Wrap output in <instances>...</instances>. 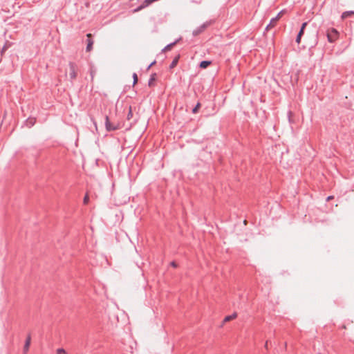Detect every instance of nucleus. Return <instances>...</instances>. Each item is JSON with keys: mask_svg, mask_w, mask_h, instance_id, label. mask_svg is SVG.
<instances>
[{"mask_svg": "<svg viewBox=\"0 0 354 354\" xmlns=\"http://www.w3.org/2000/svg\"><path fill=\"white\" fill-rule=\"evenodd\" d=\"M306 25H307V23H306V22L304 23V24H302V26H301V30H303V32H304V29H305V28H306Z\"/></svg>", "mask_w": 354, "mask_h": 354, "instance_id": "aec40b11", "label": "nucleus"}, {"mask_svg": "<svg viewBox=\"0 0 354 354\" xmlns=\"http://www.w3.org/2000/svg\"><path fill=\"white\" fill-rule=\"evenodd\" d=\"M176 44V42L174 43H172V44H170L169 45H167L165 48H164V51H167V50H171V48H172L173 46H174Z\"/></svg>", "mask_w": 354, "mask_h": 354, "instance_id": "dca6fc26", "label": "nucleus"}, {"mask_svg": "<svg viewBox=\"0 0 354 354\" xmlns=\"http://www.w3.org/2000/svg\"><path fill=\"white\" fill-rule=\"evenodd\" d=\"M354 15V12H352V11H351V12H344V13L342 14V19H345V18H346L347 17L351 16V15Z\"/></svg>", "mask_w": 354, "mask_h": 354, "instance_id": "f8f14e48", "label": "nucleus"}, {"mask_svg": "<svg viewBox=\"0 0 354 354\" xmlns=\"http://www.w3.org/2000/svg\"><path fill=\"white\" fill-rule=\"evenodd\" d=\"M88 202H89V196H88V193H86L84 198L83 203H84V204L87 205L88 203Z\"/></svg>", "mask_w": 354, "mask_h": 354, "instance_id": "4468645a", "label": "nucleus"}, {"mask_svg": "<svg viewBox=\"0 0 354 354\" xmlns=\"http://www.w3.org/2000/svg\"><path fill=\"white\" fill-rule=\"evenodd\" d=\"M282 15L283 11H281L276 17L271 19L270 24L267 26L266 29L268 30L273 28L275 26L277 21L281 17Z\"/></svg>", "mask_w": 354, "mask_h": 354, "instance_id": "7ed1b4c3", "label": "nucleus"}, {"mask_svg": "<svg viewBox=\"0 0 354 354\" xmlns=\"http://www.w3.org/2000/svg\"><path fill=\"white\" fill-rule=\"evenodd\" d=\"M132 116H133V113H132L131 107L130 106L129 107V113L127 115V119L130 120V118H132Z\"/></svg>", "mask_w": 354, "mask_h": 354, "instance_id": "a211bd4d", "label": "nucleus"}, {"mask_svg": "<svg viewBox=\"0 0 354 354\" xmlns=\"http://www.w3.org/2000/svg\"><path fill=\"white\" fill-rule=\"evenodd\" d=\"M332 199H333V196H328V197L326 198V201H330V200H332Z\"/></svg>", "mask_w": 354, "mask_h": 354, "instance_id": "4be33fe9", "label": "nucleus"}, {"mask_svg": "<svg viewBox=\"0 0 354 354\" xmlns=\"http://www.w3.org/2000/svg\"><path fill=\"white\" fill-rule=\"evenodd\" d=\"M133 84L135 85L138 82V76L136 73L133 74Z\"/></svg>", "mask_w": 354, "mask_h": 354, "instance_id": "6ab92c4d", "label": "nucleus"}, {"mask_svg": "<svg viewBox=\"0 0 354 354\" xmlns=\"http://www.w3.org/2000/svg\"><path fill=\"white\" fill-rule=\"evenodd\" d=\"M57 354H66V351L63 348H58L56 351Z\"/></svg>", "mask_w": 354, "mask_h": 354, "instance_id": "f3484780", "label": "nucleus"}, {"mask_svg": "<svg viewBox=\"0 0 354 354\" xmlns=\"http://www.w3.org/2000/svg\"><path fill=\"white\" fill-rule=\"evenodd\" d=\"M105 126L108 131H114L119 129V125H113L110 122L108 116L106 117Z\"/></svg>", "mask_w": 354, "mask_h": 354, "instance_id": "20e7f679", "label": "nucleus"}, {"mask_svg": "<svg viewBox=\"0 0 354 354\" xmlns=\"http://www.w3.org/2000/svg\"><path fill=\"white\" fill-rule=\"evenodd\" d=\"M156 80V74L153 73V74L151 75V77H150V79L149 80V83H148L149 86H153L154 82H155Z\"/></svg>", "mask_w": 354, "mask_h": 354, "instance_id": "6e6552de", "label": "nucleus"}, {"mask_svg": "<svg viewBox=\"0 0 354 354\" xmlns=\"http://www.w3.org/2000/svg\"><path fill=\"white\" fill-rule=\"evenodd\" d=\"M30 340H31V338H30V336L28 335L27 337V339H26V343H25V345L24 346V354H26V353L29 350V347H30Z\"/></svg>", "mask_w": 354, "mask_h": 354, "instance_id": "423d86ee", "label": "nucleus"}, {"mask_svg": "<svg viewBox=\"0 0 354 354\" xmlns=\"http://www.w3.org/2000/svg\"><path fill=\"white\" fill-rule=\"evenodd\" d=\"M170 265L174 267V268H176L177 267V263L174 261H172Z\"/></svg>", "mask_w": 354, "mask_h": 354, "instance_id": "412c9836", "label": "nucleus"}, {"mask_svg": "<svg viewBox=\"0 0 354 354\" xmlns=\"http://www.w3.org/2000/svg\"><path fill=\"white\" fill-rule=\"evenodd\" d=\"M148 6L149 5H145V1H144V2L142 3V5L140 6H139L138 8L135 9L133 12H138Z\"/></svg>", "mask_w": 354, "mask_h": 354, "instance_id": "9b49d317", "label": "nucleus"}, {"mask_svg": "<svg viewBox=\"0 0 354 354\" xmlns=\"http://www.w3.org/2000/svg\"><path fill=\"white\" fill-rule=\"evenodd\" d=\"M77 66L73 63H70L68 64V69L67 71V74L69 75L70 78L71 80L75 79L77 77Z\"/></svg>", "mask_w": 354, "mask_h": 354, "instance_id": "f257e3e1", "label": "nucleus"}, {"mask_svg": "<svg viewBox=\"0 0 354 354\" xmlns=\"http://www.w3.org/2000/svg\"><path fill=\"white\" fill-rule=\"evenodd\" d=\"M237 317V313H233L232 315H228V316H226L223 320L224 322H230L231 320H233L234 319H236Z\"/></svg>", "mask_w": 354, "mask_h": 354, "instance_id": "0eeeda50", "label": "nucleus"}, {"mask_svg": "<svg viewBox=\"0 0 354 354\" xmlns=\"http://www.w3.org/2000/svg\"><path fill=\"white\" fill-rule=\"evenodd\" d=\"M86 37H88L87 40V46H86V51L89 52L92 50L93 41L91 39L92 35L91 33H88L86 35Z\"/></svg>", "mask_w": 354, "mask_h": 354, "instance_id": "39448f33", "label": "nucleus"}, {"mask_svg": "<svg viewBox=\"0 0 354 354\" xmlns=\"http://www.w3.org/2000/svg\"><path fill=\"white\" fill-rule=\"evenodd\" d=\"M302 35H303V30H300L299 34H298V35H297V39H296V41H297V44L300 43Z\"/></svg>", "mask_w": 354, "mask_h": 354, "instance_id": "ddd939ff", "label": "nucleus"}, {"mask_svg": "<svg viewBox=\"0 0 354 354\" xmlns=\"http://www.w3.org/2000/svg\"><path fill=\"white\" fill-rule=\"evenodd\" d=\"M339 32L337 30L332 28L327 31V37L329 42H334L338 39Z\"/></svg>", "mask_w": 354, "mask_h": 354, "instance_id": "f03ea898", "label": "nucleus"}, {"mask_svg": "<svg viewBox=\"0 0 354 354\" xmlns=\"http://www.w3.org/2000/svg\"><path fill=\"white\" fill-rule=\"evenodd\" d=\"M210 64H211V62H209V61H203L200 64V67L201 68H206Z\"/></svg>", "mask_w": 354, "mask_h": 354, "instance_id": "1a4fd4ad", "label": "nucleus"}, {"mask_svg": "<svg viewBox=\"0 0 354 354\" xmlns=\"http://www.w3.org/2000/svg\"><path fill=\"white\" fill-rule=\"evenodd\" d=\"M200 107H201V104L198 103L192 110L193 113H196L198 112V109H200Z\"/></svg>", "mask_w": 354, "mask_h": 354, "instance_id": "2eb2a0df", "label": "nucleus"}, {"mask_svg": "<svg viewBox=\"0 0 354 354\" xmlns=\"http://www.w3.org/2000/svg\"><path fill=\"white\" fill-rule=\"evenodd\" d=\"M178 59H179V56H177L176 57L174 58V59L173 60V62L170 64V66H169L170 68H174L177 65Z\"/></svg>", "mask_w": 354, "mask_h": 354, "instance_id": "9d476101", "label": "nucleus"}, {"mask_svg": "<svg viewBox=\"0 0 354 354\" xmlns=\"http://www.w3.org/2000/svg\"><path fill=\"white\" fill-rule=\"evenodd\" d=\"M243 223H244V225H246V224H247V221H246V220H245V221H243Z\"/></svg>", "mask_w": 354, "mask_h": 354, "instance_id": "5701e85b", "label": "nucleus"}]
</instances>
